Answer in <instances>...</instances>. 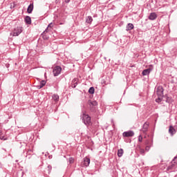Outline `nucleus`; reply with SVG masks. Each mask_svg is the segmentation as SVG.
<instances>
[{
    "mask_svg": "<svg viewBox=\"0 0 177 177\" xmlns=\"http://www.w3.org/2000/svg\"><path fill=\"white\" fill-rule=\"evenodd\" d=\"M88 104L89 106V109L91 113H95L96 109L97 107V102L96 100H89L88 102Z\"/></svg>",
    "mask_w": 177,
    "mask_h": 177,
    "instance_id": "obj_1",
    "label": "nucleus"
},
{
    "mask_svg": "<svg viewBox=\"0 0 177 177\" xmlns=\"http://www.w3.org/2000/svg\"><path fill=\"white\" fill-rule=\"evenodd\" d=\"M82 120L85 125H91V116L86 113H83Z\"/></svg>",
    "mask_w": 177,
    "mask_h": 177,
    "instance_id": "obj_2",
    "label": "nucleus"
},
{
    "mask_svg": "<svg viewBox=\"0 0 177 177\" xmlns=\"http://www.w3.org/2000/svg\"><path fill=\"white\" fill-rule=\"evenodd\" d=\"M21 32H23V28L18 26L14 29L13 37H19Z\"/></svg>",
    "mask_w": 177,
    "mask_h": 177,
    "instance_id": "obj_3",
    "label": "nucleus"
},
{
    "mask_svg": "<svg viewBox=\"0 0 177 177\" xmlns=\"http://www.w3.org/2000/svg\"><path fill=\"white\" fill-rule=\"evenodd\" d=\"M53 73L54 77H57V75H59L60 73H62V67L59 66L54 67Z\"/></svg>",
    "mask_w": 177,
    "mask_h": 177,
    "instance_id": "obj_4",
    "label": "nucleus"
},
{
    "mask_svg": "<svg viewBox=\"0 0 177 177\" xmlns=\"http://www.w3.org/2000/svg\"><path fill=\"white\" fill-rule=\"evenodd\" d=\"M156 95L159 97H164V88L162 86H159L156 88Z\"/></svg>",
    "mask_w": 177,
    "mask_h": 177,
    "instance_id": "obj_5",
    "label": "nucleus"
},
{
    "mask_svg": "<svg viewBox=\"0 0 177 177\" xmlns=\"http://www.w3.org/2000/svg\"><path fill=\"white\" fill-rule=\"evenodd\" d=\"M135 136V133L133 131H124L122 133V136L124 138H132V136Z\"/></svg>",
    "mask_w": 177,
    "mask_h": 177,
    "instance_id": "obj_6",
    "label": "nucleus"
},
{
    "mask_svg": "<svg viewBox=\"0 0 177 177\" xmlns=\"http://www.w3.org/2000/svg\"><path fill=\"white\" fill-rule=\"evenodd\" d=\"M145 150L146 151H149V150H150V147H151V146H153V141H150L149 140H147L145 142Z\"/></svg>",
    "mask_w": 177,
    "mask_h": 177,
    "instance_id": "obj_7",
    "label": "nucleus"
},
{
    "mask_svg": "<svg viewBox=\"0 0 177 177\" xmlns=\"http://www.w3.org/2000/svg\"><path fill=\"white\" fill-rule=\"evenodd\" d=\"M140 131L145 134L147 133V131H149V122H145Z\"/></svg>",
    "mask_w": 177,
    "mask_h": 177,
    "instance_id": "obj_8",
    "label": "nucleus"
},
{
    "mask_svg": "<svg viewBox=\"0 0 177 177\" xmlns=\"http://www.w3.org/2000/svg\"><path fill=\"white\" fill-rule=\"evenodd\" d=\"M137 149L140 151L142 156H145V149H143V145L141 143H138L137 145Z\"/></svg>",
    "mask_w": 177,
    "mask_h": 177,
    "instance_id": "obj_9",
    "label": "nucleus"
},
{
    "mask_svg": "<svg viewBox=\"0 0 177 177\" xmlns=\"http://www.w3.org/2000/svg\"><path fill=\"white\" fill-rule=\"evenodd\" d=\"M89 164H91V159L88 157H85L84 158L83 165H84V167H89Z\"/></svg>",
    "mask_w": 177,
    "mask_h": 177,
    "instance_id": "obj_10",
    "label": "nucleus"
},
{
    "mask_svg": "<svg viewBox=\"0 0 177 177\" xmlns=\"http://www.w3.org/2000/svg\"><path fill=\"white\" fill-rule=\"evenodd\" d=\"M46 32H48V28L41 34L43 39H44V41H48L49 39V36L45 35Z\"/></svg>",
    "mask_w": 177,
    "mask_h": 177,
    "instance_id": "obj_11",
    "label": "nucleus"
},
{
    "mask_svg": "<svg viewBox=\"0 0 177 177\" xmlns=\"http://www.w3.org/2000/svg\"><path fill=\"white\" fill-rule=\"evenodd\" d=\"M32 10H34V3H30L27 8L28 13H32Z\"/></svg>",
    "mask_w": 177,
    "mask_h": 177,
    "instance_id": "obj_12",
    "label": "nucleus"
},
{
    "mask_svg": "<svg viewBox=\"0 0 177 177\" xmlns=\"http://www.w3.org/2000/svg\"><path fill=\"white\" fill-rule=\"evenodd\" d=\"M77 85H78V79L75 78L72 80L71 86L72 88H76Z\"/></svg>",
    "mask_w": 177,
    "mask_h": 177,
    "instance_id": "obj_13",
    "label": "nucleus"
},
{
    "mask_svg": "<svg viewBox=\"0 0 177 177\" xmlns=\"http://www.w3.org/2000/svg\"><path fill=\"white\" fill-rule=\"evenodd\" d=\"M169 133L171 134V136L175 135V133H176V130L175 129V128H174V127H169Z\"/></svg>",
    "mask_w": 177,
    "mask_h": 177,
    "instance_id": "obj_14",
    "label": "nucleus"
},
{
    "mask_svg": "<svg viewBox=\"0 0 177 177\" xmlns=\"http://www.w3.org/2000/svg\"><path fill=\"white\" fill-rule=\"evenodd\" d=\"M157 19V14L156 12H151L149 16V20H156Z\"/></svg>",
    "mask_w": 177,
    "mask_h": 177,
    "instance_id": "obj_15",
    "label": "nucleus"
},
{
    "mask_svg": "<svg viewBox=\"0 0 177 177\" xmlns=\"http://www.w3.org/2000/svg\"><path fill=\"white\" fill-rule=\"evenodd\" d=\"M150 73H151V68H147V69H145L142 74V75H149L150 74Z\"/></svg>",
    "mask_w": 177,
    "mask_h": 177,
    "instance_id": "obj_16",
    "label": "nucleus"
},
{
    "mask_svg": "<svg viewBox=\"0 0 177 177\" xmlns=\"http://www.w3.org/2000/svg\"><path fill=\"white\" fill-rule=\"evenodd\" d=\"M45 85H46V81L42 80L40 82V85L37 86V89H41V88H44V86H45Z\"/></svg>",
    "mask_w": 177,
    "mask_h": 177,
    "instance_id": "obj_17",
    "label": "nucleus"
},
{
    "mask_svg": "<svg viewBox=\"0 0 177 177\" xmlns=\"http://www.w3.org/2000/svg\"><path fill=\"white\" fill-rule=\"evenodd\" d=\"M133 28H134V26L132 24H128L126 27V30L131 31V30H133Z\"/></svg>",
    "mask_w": 177,
    "mask_h": 177,
    "instance_id": "obj_18",
    "label": "nucleus"
},
{
    "mask_svg": "<svg viewBox=\"0 0 177 177\" xmlns=\"http://www.w3.org/2000/svg\"><path fill=\"white\" fill-rule=\"evenodd\" d=\"M26 24H31V17L30 16H26L25 17Z\"/></svg>",
    "mask_w": 177,
    "mask_h": 177,
    "instance_id": "obj_19",
    "label": "nucleus"
},
{
    "mask_svg": "<svg viewBox=\"0 0 177 177\" xmlns=\"http://www.w3.org/2000/svg\"><path fill=\"white\" fill-rule=\"evenodd\" d=\"M92 21H93V19L91 16L86 17V23H87L88 24H91Z\"/></svg>",
    "mask_w": 177,
    "mask_h": 177,
    "instance_id": "obj_20",
    "label": "nucleus"
},
{
    "mask_svg": "<svg viewBox=\"0 0 177 177\" xmlns=\"http://www.w3.org/2000/svg\"><path fill=\"white\" fill-rule=\"evenodd\" d=\"M122 154H124V149H120L118 151V156L122 157Z\"/></svg>",
    "mask_w": 177,
    "mask_h": 177,
    "instance_id": "obj_21",
    "label": "nucleus"
},
{
    "mask_svg": "<svg viewBox=\"0 0 177 177\" xmlns=\"http://www.w3.org/2000/svg\"><path fill=\"white\" fill-rule=\"evenodd\" d=\"M52 97L54 102H59V96L57 94H54Z\"/></svg>",
    "mask_w": 177,
    "mask_h": 177,
    "instance_id": "obj_22",
    "label": "nucleus"
},
{
    "mask_svg": "<svg viewBox=\"0 0 177 177\" xmlns=\"http://www.w3.org/2000/svg\"><path fill=\"white\" fill-rule=\"evenodd\" d=\"M88 93H90L91 95H93V93H95V88L94 87H91L88 89Z\"/></svg>",
    "mask_w": 177,
    "mask_h": 177,
    "instance_id": "obj_23",
    "label": "nucleus"
},
{
    "mask_svg": "<svg viewBox=\"0 0 177 177\" xmlns=\"http://www.w3.org/2000/svg\"><path fill=\"white\" fill-rule=\"evenodd\" d=\"M162 97H163L158 96V98L156 99V103H161V102H162Z\"/></svg>",
    "mask_w": 177,
    "mask_h": 177,
    "instance_id": "obj_24",
    "label": "nucleus"
},
{
    "mask_svg": "<svg viewBox=\"0 0 177 177\" xmlns=\"http://www.w3.org/2000/svg\"><path fill=\"white\" fill-rule=\"evenodd\" d=\"M142 140H143V137H142V135H140L138 136V142H140V143H142Z\"/></svg>",
    "mask_w": 177,
    "mask_h": 177,
    "instance_id": "obj_25",
    "label": "nucleus"
},
{
    "mask_svg": "<svg viewBox=\"0 0 177 177\" xmlns=\"http://www.w3.org/2000/svg\"><path fill=\"white\" fill-rule=\"evenodd\" d=\"M52 27H53V23L51 22L48 25V27L46 28H48V30L49 28H52Z\"/></svg>",
    "mask_w": 177,
    "mask_h": 177,
    "instance_id": "obj_26",
    "label": "nucleus"
},
{
    "mask_svg": "<svg viewBox=\"0 0 177 177\" xmlns=\"http://www.w3.org/2000/svg\"><path fill=\"white\" fill-rule=\"evenodd\" d=\"M69 162H70V164H73L74 163V158H69Z\"/></svg>",
    "mask_w": 177,
    "mask_h": 177,
    "instance_id": "obj_27",
    "label": "nucleus"
},
{
    "mask_svg": "<svg viewBox=\"0 0 177 177\" xmlns=\"http://www.w3.org/2000/svg\"><path fill=\"white\" fill-rule=\"evenodd\" d=\"M170 97H167V100L166 102H167L168 103H169V100H170Z\"/></svg>",
    "mask_w": 177,
    "mask_h": 177,
    "instance_id": "obj_28",
    "label": "nucleus"
},
{
    "mask_svg": "<svg viewBox=\"0 0 177 177\" xmlns=\"http://www.w3.org/2000/svg\"><path fill=\"white\" fill-rule=\"evenodd\" d=\"M32 151V150L31 149H28V154H31V152Z\"/></svg>",
    "mask_w": 177,
    "mask_h": 177,
    "instance_id": "obj_29",
    "label": "nucleus"
},
{
    "mask_svg": "<svg viewBox=\"0 0 177 177\" xmlns=\"http://www.w3.org/2000/svg\"><path fill=\"white\" fill-rule=\"evenodd\" d=\"M48 169H52V166H51L50 165H49L48 166Z\"/></svg>",
    "mask_w": 177,
    "mask_h": 177,
    "instance_id": "obj_30",
    "label": "nucleus"
},
{
    "mask_svg": "<svg viewBox=\"0 0 177 177\" xmlns=\"http://www.w3.org/2000/svg\"><path fill=\"white\" fill-rule=\"evenodd\" d=\"M66 3H69L70 0H65Z\"/></svg>",
    "mask_w": 177,
    "mask_h": 177,
    "instance_id": "obj_31",
    "label": "nucleus"
},
{
    "mask_svg": "<svg viewBox=\"0 0 177 177\" xmlns=\"http://www.w3.org/2000/svg\"><path fill=\"white\" fill-rule=\"evenodd\" d=\"M7 68H9V64H6Z\"/></svg>",
    "mask_w": 177,
    "mask_h": 177,
    "instance_id": "obj_32",
    "label": "nucleus"
},
{
    "mask_svg": "<svg viewBox=\"0 0 177 177\" xmlns=\"http://www.w3.org/2000/svg\"><path fill=\"white\" fill-rule=\"evenodd\" d=\"M55 2L57 3V0H56Z\"/></svg>",
    "mask_w": 177,
    "mask_h": 177,
    "instance_id": "obj_33",
    "label": "nucleus"
}]
</instances>
